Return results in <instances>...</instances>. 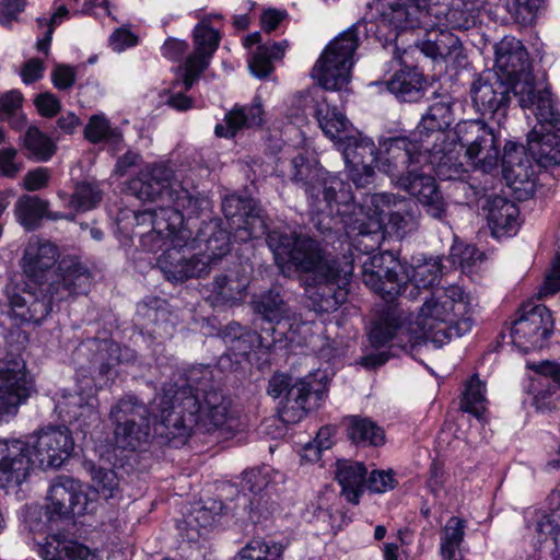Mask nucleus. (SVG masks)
Masks as SVG:
<instances>
[{
  "label": "nucleus",
  "mask_w": 560,
  "mask_h": 560,
  "mask_svg": "<svg viewBox=\"0 0 560 560\" xmlns=\"http://www.w3.org/2000/svg\"><path fill=\"white\" fill-rule=\"evenodd\" d=\"M491 131L482 120H466L456 125L455 135L460 147L466 149L467 159L477 153V144L490 145Z\"/></svg>",
  "instance_id": "41"
},
{
  "label": "nucleus",
  "mask_w": 560,
  "mask_h": 560,
  "mask_svg": "<svg viewBox=\"0 0 560 560\" xmlns=\"http://www.w3.org/2000/svg\"><path fill=\"white\" fill-rule=\"evenodd\" d=\"M112 135L109 121L101 115H93L84 128V137L92 143L107 140Z\"/></svg>",
  "instance_id": "59"
},
{
  "label": "nucleus",
  "mask_w": 560,
  "mask_h": 560,
  "mask_svg": "<svg viewBox=\"0 0 560 560\" xmlns=\"http://www.w3.org/2000/svg\"><path fill=\"white\" fill-rule=\"evenodd\" d=\"M58 247L43 240H32L24 249L21 266L23 273L35 284H42L51 272L52 267L59 264Z\"/></svg>",
  "instance_id": "26"
},
{
  "label": "nucleus",
  "mask_w": 560,
  "mask_h": 560,
  "mask_svg": "<svg viewBox=\"0 0 560 560\" xmlns=\"http://www.w3.org/2000/svg\"><path fill=\"white\" fill-rule=\"evenodd\" d=\"M453 120L451 104L444 101L436 102L429 106L425 114L422 115L416 131L408 138L432 147L429 143V139L434 138L438 141L444 138L443 132L452 125Z\"/></svg>",
  "instance_id": "29"
},
{
  "label": "nucleus",
  "mask_w": 560,
  "mask_h": 560,
  "mask_svg": "<svg viewBox=\"0 0 560 560\" xmlns=\"http://www.w3.org/2000/svg\"><path fill=\"white\" fill-rule=\"evenodd\" d=\"M95 360L98 374L106 381H113L117 376L116 366L121 362V348L115 342L104 341L100 345Z\"/></svg>",
  "instance_id": "51"
},
{
  "label": "nucleus",
  "mask_w": 560,
  "mask_h": 560,
  "mask_svg": "<svg viewBox=\"0 0 560 560\" xmlns=\"http://www.w3.org/2000/svg\"><path fill=\"white\" fill-rule=\"evenodd\" d=\"M317 187L318 199H308L311 208L316 212L311 219L313 226L325 234L334 229V222L339 218L348 235L370 237L374 241L370 247L374 248L377 243L374 236H378L382 229L381 221L374 218L364 221L357 217L362 213V209L354 202L350 185L325 171Z\"/></svg>",
  "instance_id": "8"
},
{
  "label": "nucleus",
  "mask_w": 560,
  "mask_h": 560,
  "mask_svg": "<svg viewBox=\"0 0 560 560\" xmlns=\"http://www.w3.org/2000/svg\"><path fill=\"white\" fill-rule=\"evenodd\" d=\"M191 248L199 249L200 259L209 265L221 259L230 252V233L222 228L221 219L213 218L202 222L195 237L190 236Z\"/></svg>",
  "instance_id": "25"
},
{
  "label": "nucleus",
  "mask_w": 560,
  "mask_h": 560,
  "mask_svg": "<svg viewBox=\"0 0 560 560\" xmlns=\"http://www.w3.org/2000/svg\"><path fill=\"white\" fill-rule=\"evenodd\" d=\"M189 240L190 231L170 234L166 231L163 236H154L147 244L143 235L141 243L149 252H158L165 247L158 259L159 268L168 281L183 282L190 278L203 277L210 271L205 260L190 253L192 248Z\"/></svg>",
  "instance_id": "10"
},
{
  "label": "nucleus",
  "mask_w": 560,
  "mask_h": 560,
  "mask_svg": "<svg viewBox=\"0 0 560 560\" xmlns=\"http://www.w3.org/2000/svg\"><path fill=\"white\" fill-rule=\"evenodd\" d=\"M545 0H509L508 11L515 23L522 26L532 25Z\"/></svg>",
  "instance_id": "54"
},
{
  "label": "nucleus",
  "mask_w": 560,
  "mask_h": 560,
  "mask_svg": "<svg viewBox=\"0 0 560 560\" xmlns=\"http://www.w3.org/2000/svg\"><path fill=\"white\" fill-rule=\"evenodd\" d=\"M245 285L228 276H218L211 283V293L217 304H234L242 299Z\"/></svg>",
  "instance_id": "49"
},
{
  "label": "nucleus",
  "mask_w": 560,
  "mask_h": 560,
  "mask_svg": "<svg viewBox=\"0 0 560 560\" xmlns=\"http://www.w3.org/2000/svg\"><path fill=\"white\" fill-rule=\"evenodd\" d=\"M385 145L384 173L416 197L429 215L443 219L446 203L436 182L432 176L421 173L428 161L429 147L409 138L393 139Z\"/></svg>",
  "instance_id": "6"
},
{
  "label": "nucleus",
  "mask_w": 560,
  "mask_h": 560,
  "mask_svg": "<svg viewBox=\"0 0 560 560\" xmlns=\"http://www.w3.org/2000/svg\"><path fill=\"white\" fill-rule=\"evenodd\" d=\"M502 173L508 182H523L528 177L529 160L524 145L508 141L501 158Z\"/></svg>",
  "instance_id": "40"
},
{
  "label": "nucleus",
  "mask_w": 560,
  "mask_h": 560,
  "mask_svg": "<svg viewBox=\"0 0 560 560\" xmlns=\"http://www.w3.org/2000/svg\"><path fill=\"white\" fill-rule=\"evenodd\" d=\"M374 5L376 11L389 22L404 24L408 27L418 25L422 16L439 18V14H444L443 25L452 27L463 25L457 20V16L462 15V10L432 5L430 0H376Z\"/></svg>",
  "instance_id": "17"
},
{
  "label": "nucleus",
  "mask_w": 560,
  "mask_h": 560,
  "mask_svg": "<svg viewBox=\"0 0 560 560\" xmlns=\"http://www.w3.org/2000/svg\"><path fill=\"white\" fill-rule=\"evenodd\" d=\"M236 237L246 242L266 235V243L282 273L305 275L304 290L310 307L316 313H332L348 298L353 264L328 253L324 244L308 233L282 225L268 230L264 211L255 202L235 228Z\"/></svg>",
  "instance_id": "1"
},
{
  "label": "nucleus",
  "mask_w": 560,
  "mask_h": 560,
  "mask_svg": "<svg viewBox=\"0 0 560 560\" xmlns=\"http://www.w3.org/2000/svg\"><path fill=\"white\" fill-rule=\"evenodd\" d=\"M283 545L264 539L249 540L235 556L234 560H280Z\"/></svg>",
  "instance_id": "46"
},
{
  "label": "nucleus",
  "mask_w": 560,
  "mask_h": 560,
  "mask_svg": "<svg viewBox=\"0 0 560 560\" xmlns=\"http://www.w3.org/2000/svg\"><path fill=\"white\" fill-rule=\"evenodd\" d=\"M431 164L435 175L441 180H459L468 178V172L463 163L458 162L457 156L452 151H445L435 143L429 147L427 164Z\"/></svg>",
  "instance_id": "38"
},
{
  "label": "nucleus",
  "mask_w": 560,
  "mask_h": 560,
  "mask_svg": "<svg viewBox=\"0 0 560 560\" xmlns=\"http://www.w3.org/2000/svg\"><path fill=\"white\" fill-rule=\"evenodd\" d=\"M34 462L31 443L21 439H0V487L15 488L30 476Z\"/></svg>",
  "instance_id": "22"
},
{
  "label": "nucleus",
  "mask_w": 560,
  "mask_h": 560,
  "mask_svg": "<svg viewBox=\"0 0 560 560\" xmlns=\"http://www.w3.org/2000/svg\"><path fill=\"white\" fill-rule=\"evenodd\" d=\"M520 313L511 327L513 345L523 352L544 348L555 327L550 310L542 304L527 303Z\"/></svg>",
  "instance_id": "16"
},
{
  "label": "nucleus",
  "mask_w": 560,
  "mask_h": 560,
  "mask_svg": "<svg viewBox=\"0 0 560 560\" xmlns=\"http://www.w3.org/2000/svg\"><path fill=\"white\" fill-rule=\"evenodd\" d=\"M101 200L102 191L95 183L81 182L75 184L68 206L75 211L85 212L95 208Z\"/></svg>",
  "instance_id": "48"
},
{
  "label": "nucleus",
  "mask_w": 560,
  "mask_h": 560,
  "mask_svg": "<svg viewBox=\"0 0 560 560\" xmlns=\"http://www.w3.org/2000/svg\"><path fill=\"white\" fill-rule=\"evenodd\" d=\"M256 200L253 198L229 195L222 201V211L228 220H231V228L235 229L247 212L255 210Z\"/></svg>",
  "instance_id": "53"
},
{
  "label": "nucleus",
  "mask_w": 560,
  "mask_h": 560,
  "mask_svg": "<svg viewBox=\"0 0 560 560\" xmlns=\"http://www.w3.org/2000/svg\"><path fill=\"white\" fill-rule=\"evenodd\" d=\"M115 423V442L124 448L135 451L149 436L150 422L147 406L133 396H125L110 409Z\"/></svg>",
  "instance_id": "14"
},
{
  "label": "nucleus",
  "mask_w": 560,
  "mask_h": 560,
  "mask_svg": "<svg viewBox=\"0 0 560 560\" xmlns=\"http://www.w3.org/2000/svg\"><path fill=\"white\" fill-rule=\"evenodd\" d=\"M395 210L388 211V225L399 236H405L418 226L416 212L412 210L410 202L401 199L394 201Z\"/></svg>",
  "instance_id": "47"
},
{
  "label": "nucleus",
  "mask_w": 560,
  "mask_h": 560,
  "mask_svg": "<svg viewBox=\"0 0 560 560\" xmlns=\"http://www.w3.org/2000/svg\"><path fill=\"white\" fill-rule=\"evenodd\" d=\"M265 112L259 97L246 106H235L225 115V125L218 124L214 132L218 137H234L242 128L260 127L264 124Z\"/></svg>",
  "instance_id": "34"
},
{
  "label": "nucleus",
  "mask_w": 560,
  "mask_h": 560,
  "mask_svg": "<svg viewBox=\"0 0 560 560\" xmlns=\"http://www.w3.org/2000/svg\"><path fill=\"white\" fill-rule=\"evenodd\" d=\"M95 490L106 498L114 497L118 482L113 470L98 469L93 476Z\"/></svg>",
  "instance_id": "60"
},
{
  "label": "nucleus",
  "mask_w": 560,
  "mask_h": 560,
  "mask_svg": "<svg viewBox=\"0 0 560 560\" xmlns=\"http://www.w3.org/2000/svg\"><path fill=\"white\" fill-rule=\"evenodd\" d=\"M361 26V23L353 24L331 40L311 72L319 86L307 92L310 106L323 132L331 140H338V143L345 139L342 133L347 131L349 120L336 105H331L332 101L328 98L326 91H339L349 83Z\"/></svg>",
  "instance_id": "4"
},
{
  "label": "nucleus",
  "mask_w": 560,
  "mask_h": 560,
  "mask_svg": "<svg viewBox=\"0 0 560 560\" xmlns=\"http://www.w3.org/2000/svg\"><path fill=\"white\" fill-rule=\"evenodd\" d=\"M347 438L359 446H381L385 443V431L371 418L359 415L343 419Z\"/></svg>",
  "instance_id": "36"
},
{
  "label": "nucleus",
  "mask_w": 560,
  "mask_h": 560,
  "mask_svg": "<svg viewBox=\"0 0 560 560\" xmlns=\"http://www.w3.org/2000/svg\"><path fill=\"white\" fill-rule=\"evenodd\" d=\"M43 560H95L96 556L83 544L62 534L49 535L37 550Z\"/></svg>",
  "instance_id": "33"
},
{
  "label": "nucleus",
  "mask_w": 560,
  "mask_h": 560,
  "mask_svg": "<svg viewBox=\"0 0 560 560\" xmlns=\"http://www.w3.org/2000/svg\"><path fill=\"white\" fill-rule=\"evenodd\" d=\"M26 442L31 443V456L34 455L42 469L59 468L71 455L74 441L67 427H47L40 429Z\"/></svg>",
  "instance_id": "18"
},
{
  "label": "nucleus",
  "mask_w": 560,
  "mask_h": 560,
  "mask_svg": "<svg viewBox=\"0 0 560 560\" xmlns=\"http://www.w3.org/2000/svg\"><path fill=\"white\" fill-rule=\"evenodd\" d=\"M270 330L273 336L272 342L265 345L261 335L236 322H232L221 330V337L233 355L245 358L256 349L265 348L267 351H270L273 345L289 338L284 331H278L276 326L271 327Z\"/></svg>",
  "instance_id": "28"
},
{
  "label": "nucleus",
  "mask_w": 560,
  "mask_h": 560,
  "mask_svg": "<svg viewBox=\"0 0 560 560\" xmlns=\"http://www.w3.org/2000/svg\"><path fill=\"white\" fill-rule=\"evenodd\" d=\"M174 173L165 164L147 165L136 178L129 182L128 189L143 201H160L170 205L177 183H173Z\"/></svg>",
  "instance_id": "21"
},
{
  "label": "nucleus",
  "mask_w": 560,
  "mask_h": 560,
  "mask_svg": "<svg viewBox=\"0 0 560 560\" xmlns=\"http://www.w3.org/2000/svg\"><path fill=\"white\" fill-rule=\"evenodd\" d=\"M48 201L34 195H22L14 205V215L27 230L34 229L48 210Z\"/></svg>",
  "instance_id": "43"
},
{
  "label": "nucleus",
  "mask_w": 560,
  "mask_h": 560,
  "mask_svg": "<svg viewBox=\"0 0 560 560\" xmlns=\"http://www.w3.org/2000/svg\"><path fill=\"white\" fill-rule=\"evenodd\" d=\"M220 42L221 34L212 26V18L205 15L192 30L194 51L187 58L209 66Z\"/></svg>",
  "instance_id": "35"
},
{
  "label": "nucleus",
  "mask_w": 560,
  "mask_h": 560,
  "mask_svg": "<svg viewBox=\"0 0 560 560\" xmlns=\"http://www.w3.org/2000/svg\"><path fill=\"white\" fill-rule=\"evenodd\" d=\"M436 21L429 23L430 30L425 34V38L420 43V50L432 59H446L447 57L456 54L460 49L459 38L454 35L451 30L467 28L468 20L462 15L457 16V20L463 24L459 27H452L443 25L444 14H439L435 18Z\"/></svg>",
  "instance_id": "23"
},
{
  "label": "nucleus",
  "mask_w": 560,
  "mask_h": 560,
  "mask_svg": "<svg viewBox=\"0 0 560 560\" xmlns=\"http://www.w3.org/2000/svg\"><path fill=\"white\" fill-rule=\"evenodd\" d=\"M253 310L264 320L276 326L285 325L290 317V307L279 291L270 289L257 294L252 300Z\"/></svg>",
  "instance_id": "37"
},
{
  "label": "nucleus",
  "mask_w": 560,
  "mask_h": 560,
  "mask_svg": "<svg viewBox=\"0 0 560 560\" xmlns=\"http://www.w3.org/2000/svg\"><path fill=\"white\" fill-rule=\"evenodd\" d=\"M33 389L34 382L22 357L0 359V420L14 417Z\"/></svg>",
  "instance_id": "15"
},
{
  "label": "nucleus",
  "mask_w": 560,
  "mask_h": 560,
  "mask_svg": "<svg viewBox=\"0 0 560 560\" xmlns=\"http://www.w3.org/2000/svg\"><path fill=\"white\" fill-rule=\"evenodd\" d=\"M471 315L470 295L457 284L434 291L421 306L416 322L399 305H387L369 332L371 347L377 352L363 357L362 364L375 369L399 352L412 353L427 341L441 347L453 337L470 331Z\"/></svg>",
  "instance_id": "2"
},
{
  "label": "nucleus",
  "mask_w": 560,
  "mask_h": 560,
  "mask_svg": "<svg viewBox=\"0 0 560 560\" xmlns=\"http://www.w3.org/2000/svg\"><path fill=\"white\" fill-rule=\"evenodd\" d=\"M221 501L210 500L205 505L194 509L188 517L187 524L199 532L211 527L223 512Z\"/></svg>",
  "instance_id": "52"
},
{
  "label": "nucleus",
  "mask_w": 560,
  "mask_h": 560,
  "mask_svg": "<svg viewBox=\"0 0 560 560\" xmlns=\"http://www.w3.org/2000/svg\"><path fill=\"white\" fill-rule=\"evenodd\" d=\"M54 276L46 289L28 284L23 288L7 287L14 317L22 323L39 324L51 313L54 304L86 294L92 283L90 269L77 256H63Z\"/></svg>",
  "instance_id": "5"
},
{
  "label": "nucleus",
  "mask_w": 560,
  "mask_h": 560,
  "mask_svg": "<svg viewBox=\"0 0 560 560\" xmlns=\"http://www.w3.org/2000/svg\"><path fill=\"white\" fill-rule=\"evenodd\" d=\"M534 82L525 80L524 82L511 83L503 81L498 73L487 71L476 79L470 86V95L474 107L485 118L493 120L501 126L508 115L511 103V94L518 98L515 89L518 84Z\"/></svg>",
  "instance_id": "13"
},
{
  "label": "nucleus",
  "mask_w": 560,
  "mask_h": 560,
  "mask_svg": "<svg viewBox=\"0 0 560 560\" xmlns=\"http://www.w3.org/2000/svg\"><path fill=\"white\" fill-rule=\"evenodd\" d=\"M401 102L413 103L424 96L427 80L416 67H404L394 72L389 80L377 82Z\"/></svg>",
  "instance_id": "30"
},
{
  "label": "nucleus",
  "mask_w": 560,
  "mask_h": 560,
  "mask_svg": "<svg viewBox=\"0 0 560 560\" xmlns=\"http://www.w3.org/2000/svg\"><path fill=\"white\" fill-rule=\"evenodd\" d=\"M24 145L28 154L37 161H48L56 151V145L49 137L37 127H30L24 136Z\"/></svg>",
  "instance_id": "50"
},
{
  "label": "nucleus",
  "mask_w": 560,
  "mask_h": 560,
  "mask_svg": "<svg viewBox=\"0 0 560 560\" xmlns=\"http://www.w3.org/2000/svg\"><path fill=\"white\" fill-rule=\"evenodd\" d=\"M325 170L313 166L303 154L291 160V179L304 187L308 199H318L317 184Z\"/></svg>",
  "instance_id": "42"
},
{
  "label": "nucleus",
  "mask_w": 560,
  "mask_h": 560,
  "mask_svg": "<svg viewBox=\"0 0 560 560\" xmlns=\"http://www.w3.org/2000/svg\"><path fill=\"white\" fill-rule=\"evenodd\" d=\"M536 532L541 539L552 540L555 548L553 553L560 558V524L553 515L544 514L536 523Z\"/></svg>",
  "instance_id": "58"
},
{
  "label": "nucleus",
  "mask_w": 560,
  "mask_h": 560,
  "mask_svg": "<svg viewBox=\"0 0 560 560\" xmlns=\"http://www.w3.org/2000/svg\"><path fill=\"white\" fill-rule=\"evenodd\" d=\"M288 47V42H268L257 46L250 52L248 67L253 75L258 79H266L273 71V61L281 59Z\"/></svg>",
  "instance_id": "39"
},
{
  "label": "nucleus",
  "mask_w": 560,
  "mask_h": 560,
  "mask_svg": "<svg viewBox=\"0 0 560 560\" xmlns=\"http://www.w3.org/2000/svg\"><path fill=\"white\" fill-rule=\"evenodd\" d=\"M210 205L207 196L199 191H189L179 184L173 191L170 205L148 208L136 214L139 224L150 223L152 230L144 234L145 244L154 236L168 233L189 231L184 226L185 217L191 219L199 217Z\"/></svg>",
  "instance_id": "11"
},
{
  "label": "nucleus",
  "mask_w": 560,
  "mask_h": 560,
  "mask_svg": "<svg viewBox=\"0 0 560 560\" xmlns=\"http://www.w3.org/2000/svg\"><path fill=\"white\" fill-rule=\"evenodd\" d=\"M188 384L170 385L156 397L153 431L174 446L184 445L196 429L234 433L242 427L241 410L211 384L208 366L192 369Z\"/></svg>",
  "instance_id": "3"
},
{
  "label": "nucleus",
  "mask_w": 560,
  "mask_h": 560,
  "mask_svg": "<svg viewBox=\"0 0 560 560\" xmlns=\"http://www.w3.org/2000/svg\"><path fill=\"white\" fill-rule=\"evenodd\" d=\"M368 468L363 463L339 459L336 462L335 477L341 487L346 501L358 505L365 491Z\"/></svg>",
  "instance_id": "31"
},
{
  "label": "nucleus",
  "mask_w": 560,
  "mask_h": 560,
  "mask_svg": "<svg viewBox=\"0 0 560 560\" xmlns=\"http://www.w3.org/2000/svg\"><path fill=\"white\" fill-rule=\"evenodd\" d=\"M486 384L475 374L469 380L464 396L460 401V408L475 416L478 420L483 419L488 400L486 398Z\"/></svg>",
  "instance_id": "44"
},
{
  "label": "nucleus",
  "mask_w": 560,
  "mask_h": 560,
  "mask_svg": "<svg viewBox=\"0 0 560 560\" xmlns=\"http://www.w3.org/2000/svg\"><path fill=\"white\" fill-rule=\"evenodd\" d=\"M23 95L11 90L0 95V120L7 121L12 128L20 130L26 126V117L22 112Z\"/></svg>",
  "instance_id": "45"
},
{
  "label": "nucleus",
  "mask_w": 560,
  "mask_h": 560,
  "mask_svg": "<svg viewBox=\"0 0 560 560\" xmlns=\"http://www.w3.org/2000/svg\"><path fill=\"white\" fill-rule=\"evenodd\" d=\"M560 291V259L552 261L542 284L539 288V298L555 295Z\"/></svg>",
  "instance_id": "61"
},
{
  "label": "nucleus",
  "mask_w": 560,
  "mask_h": 560,
  "mask_svg": "<svg viewBox=\"0 0 560 560\" xmlns=\"http://www.w3.org/2000/svg\"><path fill=\"white\" fill-rule=\"evenodd\" d=\"M495 67L509 81L527 80L530 61L522 42L512 36L503 37L495 45Z\"/></svg>",
  "instance_id": "27"
},
{
  "label": "nucleus",
  "mask_w": 560,
  "mask_h": 560,
  "mask_svg": "<svg viewBox=\"0 0 560 560\" xmlns=\"http://www.w3.org/2000/svg\"><path fill=\"white\" fill-rule=\"evenodd\" d=\"M323 385L316 381V374L310 373L298 378L291 387L290 396H285L278 408L280 420L285 424H295L306 417L312 395L319 397Z\"/></svg>",
  "instance_id": "24"
},
{
  "label": "nucleus",
  "mask_w": 560,
  "mask_h": 560,
  "mask_svg": "<svg viewBox=\"0 0 560 560\" xmlns=\"http://www.w3.org/2000/svg\"><path fill=\"white\" fill-rule=\"evenodd\" d=\"M398 486L396 472L393 469H374L365 480V490L370 493L382 494L394 490Z\"/></svg>",
  "instance_id": "57"
},
{
  "label": "nucleus",
  "mask_w": 560,
  "mask_h": 560,
  "mask_svg": "<svg viewBox=\"0 0 560 560\" xmlns=\"http://www.w3.org/2000/svg\"><path fill=\"white\" fill-rule=\"evenodd\" d=\"M47 501L46 513L50 521L83 515L89 510L88 494L82 485L66 475L52 479Z\"/></svg>",
  "instance_id": "19"
},
{
  "label": "nucleus",
  "mask_w": 560,
  "mask_h": 560,
  "mask_svg": "<svg viewBox=\"0 0 560 560\" xmlns=\"http://www.w3.org/2000/svg\"><path fill=\"white\" fill-rule=\"evenodd\" d=\"M466 522L463 518L451 517L441 534L440 552L459 550L465 537Z\"/></svg>",
  "instance_id": "55"
},
{
  "label": "nucleus",
  "mask_w": 560,
  "mask_h": 560,
  "mask_svg": "<svg viewBox=\"0 0 560 560\" xmlns=\"http://www.w3.org/2000/svg\"><path fill=\"white\" fill-rule=\"evenodd\" d=\"M363 282L371 290L393 305L397 296L407 294L416 299L420 288H430L435 284L442 273L439 257L413 258L411 276L392 252H384L370 256L362 267Z\"/></svg>",
  "instance_id": "7"
},
{
  "label": "nucleus",
  "mask_w": 560,
  "mask_h": 560,
  "mask_svg": "<svg viewBox=\"0 0 560 560\" xmlns=\"http://www.w3.org/2000/svg\"><path fill=\"white\" fill-rule=\"evenodd\" d=\"M330 428L324 427L320 428L314 442L308 443L305 446V457L310 460L318 459L320 456V452L323 450H327L330 447L331 442L329 440Z\"/></svg>",
  "instance_id": "64"
},
{
  "label": "nucleus",
  "mask_w": 560,
  "mask_h": 560,
  "mask_svg": "<svg viewBox=\"0 0 560 560\" xmlns=\"http://www.w3.org/2000/svg\"><path fill=\"white\" fill-rule=\"evenodd\" d=\"M520 106L529 110L537 119L527 136V151L541 167L560 165V107L548 89L535 88L532 83L518 84L515 89Z\"/></svg>",
  "instance_id": "9"
},
{
  "label": "nucleus",
  "mask_w": 560,
  "mask_h": 560,
  "mask_svg": "<svg viewBox=\"0 0 560 560\" xmlns=\"http://www.w3.org/2000/svg\"><path fill=\"white\" fill-rule=\"evenodd\" d=\"M475 151H477V153L468 158L475 167H479L483 172L488 173L498 165L499 144L493 130L491 131L490 145L486 147L485 144L479 143L477 144V149Z\"/></svg>",
  "instance_id": "56"
},
{
  "label": "nucleus",
  "mask_w": 560,
  "mask_h": 560,
  "mask_svg": "<svg viewBox=\"0 0 560 560\" xmlns=\"http://www.w3.org/2000/svg\"><path fill=\"white\" fill-rule=\"evenodd\" d=\"M407 138V136H396L385 138L380 141L377 150L372 139L358 135H346L339 142V150L342 152L349 179L357 188H365L374 182L377 167L383 170V158L385 155V143L393 139Z\"/></svg>",
  "instance_id": "12"
},
{
  "label": "nucleus",
  "mask_w": 560,
  "mask_h": 560,
  "mask_svg": "<svg viewBox=\"0 0 560 560\" xmlns=\"http://www.w3.org/2000/svg\"><path fill=\"white\" fill-rule=\"evenodd\" d=\"M97 388L90 377L79 381L78 390L74 394L63 396L56 409L60 418L72 425H77L83 433L96 424L100 420L96 408Z\"/></svg>",
  "instance_id": "20"
},
{
  "label": "nucleus",
  "mask_w": 560,
  "mask_h": 560,
  "mask_svg": "<svg viewBox=\"0 0 560 560\" xmlns=\"http://www.w3.org/2000/svg\"><path fill=\"white\" fill-rule=\"evenodd\" d=\"M34 105L38 113L47 118L56 116L61 109L59 98L50 92L39 93L34 100Z\"/></svg>",
  "instance_id": "62"
},
{
  "label": "nucleus",
  "mask_w": 560,
  "mask_h": 560,
  "mask_svg": "<svg viewBox=\"0 0 560 560\" xmlns=\"http://www.w3.org/2000/svg\"><path fill=\"white\" fill-rule=\"evenodd\" d=\"M292 384L291 377L285 373L276 372L268 382L267 393L273 398H279L282 395L290 396Z\"/></svg>",
  "instance_id": "63"
},
{
  "label": "nucleus",
  "mask_w": 560,
  "mask_h": 560,
  "mask_svg": "<svg viewBox=\"0 0 560 560\" xmlns=\"http://www.w3.org/2000/svg\"><path fill=\"white\" fill-rule=\"evenodd\" d=\"M518 214V208L513 201L501 196L491 198L487 215L491 234L497 238L514 235L520 225Z\"/></svg>",
  "instance_id": "32"
}]
</instances>
